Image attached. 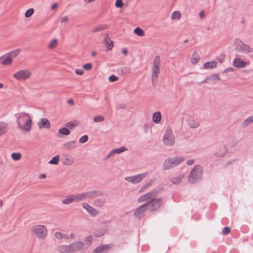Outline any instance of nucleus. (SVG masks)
Segmentation results:
<instances>
[{
	"label": "nucleus",
	"instance_id": "nucleus-62",
	"mask_svg": "<svg viewBox=\"0 0 253 253\" xmlns=\"http://www.w3.org/2000/svg\"><path fill=\"white\" fill-rule=\"evenodd\" d=\"M209 80V77L207 76L204 80H203V81H202L200 83H198V84H203L207 83H208V81Z\"/></svg>",
	"mask_w": 253,
	"mask_h": 253
},
{
	"label": "nucleus",
	"instance_id": "nucleus-49",
	"mask_svg": "<svg viewBox=\"0 0 253 253\" xmlns=\"http://www.w3.org/2000/svg\"><path fill=\"white\" fill-rule=\"evenodd\" d=\"M118 79H119V78L114 75H111L109 77V82H110L111 83L117 81L118 80Z\"/></svg>",
	"mask_w": 253,
	"mask_h": 253
},
{
	"label": "nucleus",
	"instance_id": "nucleus-48",
	"mask_svg": "<svg viewBox=\"0 0 253 253\" xmlns=\"http://www.w3.org/2000/svg\"><path fill=\"white\" fill-rule=\"evenodd\" d=\"M230 228L228 226H225L223 228L222 233L224 235H227L230 233Z\"/></svg>",
	"mask_w": 253,
	"mask_h": 253
},
{
	"label": "nucleus",
	"instance_id": "nucleus-44",
	"mask_svg": "<svg viewBox=\"0 0 253 253\" xmlns=\"http://www.w3.org/2000/svg\"><path fill=\"white\" fill-rule=\"evenodd\" d=\"M181 177H173L171 178V182L174 184H178L181 181Z\"/></svg>",
	"mask_w": 253,
	"mask_h": 253
},
{
	"label": "nucleus",
	"instance_id": "nucleus-38",
	"mask_svg": "<svg viewBox=\"0 0 253 253\" xmlns=\"http://www.w3.org/2000/svg\"><path fill=\"white\" fill-rule=\"evenodd\" d=\"M34 12V9L33 8H31L28 9L26 11L25 13V16L26 18H29L31 17Z\"/></svg>",
	"mask_w": 253,
	"mask_h": 253
},
{
	"label": "nucleus",
	"instance_id": "nucleus-57",
	"mask_svg": "<svg viewBox=\"0 0 253 253\" xmlns=\"http://www.w3.org/2000/svg\"><path fill=\"white\" fill-rule=\"evenodd\" d=\"M75 73L77 75H83L84 74V71L83 70L76 69L75 70Z\"/></svg>",
	"mask_w": 253,
	"mask_h": 253
},
{
	"label": "nucleus",
	"instance_id": "nucleus-64",
	"mask_svg": "<svg viewBox=\"0 0 253 253\" xmlns=\"http://www.w3.org/2000/svg\"><path fill=\"white\" fill-rule=\"evenodd\" d=\"M113 155H114V154L112 153V151H110L109 153V154L106 156V157H105V159L107 160V159H108L109 157H111Z\"/></svg>",
	"mask_w": 253,
	"mask_h": 253
},
{
	"label": "nucleus",
	"instance_id": "nucleus-45",
	"mask_svg": "<svg viewBox=\"0 0 253 253\" xmlns=\"http://www.w3.org/2000/svg\"><path fill=\"white\" fill-rule=\"evenodd\" d=\"M88 136L87 135H84L79 139V142L81 143H84L87 141Z\"/></svg>",
	"mask_w": 253,
	"mask_h": 253
},
{
	"label": "nucleus",
	"instance_id": "nucleus-6",
	"mask_svg": "<svg viewBox=\"0 0 253 253\" xmlns=\"http://www.w3.org/2000/svg\"><path fill=\"white\" fill-rule=\"evenodd\" d=\"M161 65V59L159 55L155 56L152 66V80L156 79L158 77V75L160 74V67Z\"/></svg>",
	"mask_w": 253,
	"mask_h": 253
},
{
	"label": "nucleus",
	"instance_id": "nucleus-37",
	"mask_svg": "<svg viewBox=\"0 0 253 253\" xmlns=\"http://www.w3.org/2000/svg\"><path fill=\"white\" fill-rule=\"evenodd\" d=\"M11 157L14 161H18L21 158V154L20 153H12Z\"/></svg>",
	"mask_w": 253,
	"mask_h": 253
},
{
	"label": "nucleus",
	"instance_id": "nucleus-46",
	"mask_svg": "<svg viewBox=\"0 0 253 253\" xmlns=\"http://www.w3.org/2000/svg\"><path fill=\"white\" fill-rule=\"evenodd\" d=\"M115 6L118 8H122L124 6L123 0H116L115 2Z\"/></svg>",
	"mask_w": 253,
	"mask_h": 253
},
{
	"label": "nucleus",
	"instance_id": "nucleus-19",
	"mask_svg": "<svg viewBox=\"0 0 253 253\" xmlns=\"http://www.w3.org/2000/svg\"><path fill=\"white\" fill-rule=\"evenodd\" d=\"M233 65L234 66L236 67L239 68H243L246 66V65H247V63L242 60L240 58H236L233 60Z\"/></svg>",
	"mask_w": 253,
	"mask_h": 253
},
{
	"label": "nucleus",
	"instance_id": "nucleus-61",
	"mask_svg": "<svg viewBox=\"0 0 253 253\" xmlns=\"http://www.w3.org/2000/svg\"><path fill=\"white\" fill-rule=\"evenodd\" d=\"M124 69H125L126 70V69L125 68V67H124V68L121 67L120 68H119L118 69V72L119 73H121L123 75L125 73V72H124Z\"/></svg>",
	"mask_w": 253,
	"mask_h": 253
},
{
	"label": "nucleus",
	"instance_id": "nucleus-28",
	"mask_svg": "<svg viewBox=\"0 0 253 253\" xmlns=\"http://www.w3.org/2000/svg\"><path fill=\"white\" fill-rule=\"evenodd\" d=\"M71 246L69 245H62L59 247V251L62 253H71Z\"/></svg>",
	"mask_w": 253,
	"mask_h": 253
},
{
	"label": "nucleus",
	"instance_id": "nucleus-2",
	"mask_svg": "<svg viewBox=\"0 0 253 253\" xmlns=\"http://www.w3.org/2000/svg\"><path fill=\"white\" fill-rule=\"evenodd\" d=\"M15 116L17 118L16 123L18 124V127L25 131H29L31 129V125L32 123L31 118H29L27 120H26L23 126H22V124H21V119L24 118L26 117H29V114L28 113L21 112L17 113L15 115Z\"/></svg>",
	"mask_w": 253,
	"mask_h": 253
},
{
	"label": "nucleus",
	"instance_id": "nucleus-52",
	"mask_svg": "<svg viewBox=\"0 0 253 253\" xmlns=\"http://www.w3.org/2000/svg\"><path fill=\"white\" fill-rule=\"evenodd\" d=\"M104 232L102 231H96L94 233V235L96 237H99L103 236Z\"/></svg>",
	"mask_w": 253,
	"mask_h": 253
},
{
	"label": "nucleus",
	"instance_id": "nucleus-4",
	"mask_svg": "<svg viewBox=\"0 0 253 253\" xmlns=\"http://www.w3.org/2000/svg\"><path fill=\"white\" fill-rule=\"evenodd\" d=\"M235 50L238 52H242L244 53H250L253 52V48L249 45L245 44L241 39L237 38L235 41Z\"/></svg>",
	"mask_w": 253,
	"mask_h": 253
},
{
	"label": "nucleus",
	"instance_id": "nucleus-14",
	"mask_svg": "<svg viewBox=\"0 0 253 253\" xmlns=\"http://www.w3.org/2000/svg\"><path fill=\"white\" fill-rule=\"evenodd\" d=\"M114 246L113 243L100 245L93 250L92 253H107Z\"/></svg>",
	"mask_w": 253,
	"mask_h": 253
},
{
	"label": "nucleus",
	"instance_id": "nucleus-15",
	"mask_svg": "<svg viewBox=\"0 0 253 253\" xmlns=\"http://www.w3.org/2000/svg\"><path fill=\"white\" fill-rule=\"evenodd\" d=\"M81 201V196L80 194L69 195L66 198L62 200L64 204H69L73 202Z\"/></svg>",
	"mask_w": 253,
	"mask_h": 253
},
{
	"label": "nucleus",
	"instance_id": "nucleus-56",
	"mask_svg": "<svg viewBox=\"0 0 253 253\" xmlns=\"http://www.w3.org/2000/svg\"><path fill=\"white\" fill-rule=\"evenodd\" d=\"M156 179L155 178H153L152 179H150L147 184V185L149 187H150L151 186H152L154 182L156 181Z\"/></svg>",
	"mask_w": 253,
	"mask_h": 253
},
{
	"label": "nucleus",
	"instance_id": "nucleus-58",
	"mask_svg": "<svg viewBox=\"0 0 253 253\" xmlns=\"http://www.w3.org/2000/svg\"><path fill=\"white\" fill-rule=\"evenodd\" d=\"M234 71V69L232 68V67H230V68H226L223 72L224 73H227V72H233Z\"/></svg>",
	"mask_w": 253,
	"mask_h": 253
},
{
	"label": "nucleus",
	"instance_id": "nucleus-30",
	"mask_svg": "<svg viewBox=\"0 0 253 253\" xmlns=\"http://www.w3.org/2000/svg\"><path fill=\"white\" fill-rule=\"evenodd\" d=\"M187 121L188 126L191 128H195L198 127L200 125V124L198 122L195 121L192 119H189Z\"/></svg>",
	"mask_w": 253,
	"mask_h": 253
},
{
	"label": "nucleus",
	"instance_id": "nucleus-17",
	"mask_svg": "<svg viewBox=\"0 0 253 253\" xmlns=\"http://www.w3.org/2000/svg\"><path fill=\"white\" fill-rule=\"evenodd\" d=\"M12 58L7 53L0 57V64L4 66L10 65L12 64Z\"/></svg>",
	"mask_w": 253,
	"mask_h": 253
},
{
	"label": "nucleus",
	"instance_id": "nucleus-47",
	"mask_svg": "<svg viewBox=\"0 0 253 253\" xmlns=\"http://www.w3.org/2000/svg\"><path fill=\"white\" fill-rule=\"evenodd\" d=\"M104 120V118L102 116H96L94 117L93 120L95 122H100Z\"/></svg>",
	"mask_w": 253,
	"mask_h": 253
},
{
	"label": "nucleus",
	"instance_id": "nucleus-3",
	"mask_svg": "<svg viewBox=\"0 0 253 253\" xmlns=\"http://www.w3.org/2000/svg\"><path fill=\"white\" fill-rule=\"evenodd\" d=\"M184 161V158L183 157H169L166 159L163 165V169L167 170L170 168L177 166Z\"/></svg>",
	"mask_w": 253,
	"mask_h": 253
},
{
	"label": "nucleus",
	"instance_id": "nucleus-41",
	"mask_svg": "<svg viewBox=\"0 0 253 253\" xmlns=\"http://www.w3.org/2000/svg\"><path fill=\"white\" fill-rule=\"evenodd\" d=\"M92 240L93 237L91 235H89L85 238L84 241L86 242L85 244L87 245V247L91 244Z\"/></svg>",
	"mask_w": 253,
	"mask_h": 253
},
{
	"label": "nucleus",
	"instance_id": "nucleus-8",
	"mask_svg": "<svg viewBox=\"0 0 253 253\" xmlns=\"http://www.w3.org/2000/svg\"><path fill=\"white\" fill-rule=\"evenodd\" d=\"M162 189H159L157 190H153L150 192H148L145 194H144L141 196L138 199V202L139 203L143 202L147 200H151V199H154L155 197L157 196L158 194L160 193Z\"/></svg>",
	"mask_w": 253,
	"mask_h": 253
},
{
	"label": "nucleus",
	"instance_id": "nucleus-10",
	"mask_svg": "<svg viewBox=\"0 0 253 253\" xmlns=\"http://www.w3.org/2000/svg\"><path fill=\"white\" fill-rule=\"evenodd\" d=\"M163 141L167 145L172 146L174 143V138L173 137V133L170 128L167 129L164 136Z\"/></svg>",
	"mask_w": 253,
	"mask_h": 253
},
{
	"label": "nucleus",
	"instance_id": "nucleus-55",
	"mask_svg": "<svg viewBox=\"0 0 253 253\" xmlns=\"http://www.w3.org/2000/svg\"><path fill=\"white\" fill-rule=\"evenodd\" d=\"M156 179L155 178H153L152 179H150L147 184V185L149 187H150L151 186H152L154 182L156 181Z\"/></svg>",
	"mask_w": 253,
	"mask_h": 253
},
{
	"label": "nucleus",
	"instance_id": "nucleus-36",
	"mask_svg": "<svg viewBox=\"0 0 253 253\" xmlns=\"http://www.w3.org/2000/svg\"><path fill=\"white\" fill-rule=\"evenodd\" d=\"M253 122L252 116L246 119L242 124L243 126H247Z\"/></svg>",
	"mask_w": 253,
	"mask_h": 253
},
{
	"label": "nucleus",
	"instance_id": "nucleus-31",
	"mask_svg": "<svg viewBox=\"0 0 253 253\" xmlns=\"http://www.w3.org/2000/svg\"><path fill=\"white\" fill-rule=\"evenodd\" d=\"M108 28V26L106 24L99 25L98 26L93 28L91 30V32L93 33L102 31Z\"/></svg>",
	"mask_w": 253,
	"mask_h": 253
},
{
	"label": "nucleus",
	"instance_id": "nucleus-1",
	"mask_svg": "<svg viewBox=\"0 0 253 253\" xmlns=\"http://www.w3.org/2000/svg\"><path fill=\"white\" fill-rule=\"evenodd\" d=\"M203 168L200 165H196L191 169L188 177V181L190 184H195L202 178Z\"/></svg>",
	"mask_w": 253,
	"mask_h": 253
},
{
	"label": "nucleus",
	"instance_id": "nucleus-9",
	"mask_svg": "<svg viewBox=\"0 0 253 253\" xmlns=\"http://www.w3.org/2000/svg\"><path fill=\"white\" fill-rule=\"evenodd\" d=\"M81 196V200L84 199H91L97 197L102 196L104 192L101 191H90L80 194Z\"/></svg>",
	"mask_w": 253,
	"mask_h": 253
},
{
	"label": "nucleus",
	"instance_id": "nucleus-16",
	"mask_svg": "<svg viewBox=\"0 0 253 253\" xmlns=\"http://www.w3.org/2000/svg\"><path fill=\"white\" fill-rule=\"evenodd\" d=\"M70 246L72 248L70 249L71 253H75L82 250L84 249V244L83 242L77 241L71 244Z\"/></svg>",
	"mask_w": 253,
	"mask_h": 253
},
{
	"label": "nucleus",
	"instance_id": "nucleus-26",
	"mask_svg": "<svg viewBox=\"0 0 253 253\" xmlns=\"http://www.w3.org/2000/svg\"><path fill=\"white\" fill-rule=\"evenodd\" d=\"M162 119V115L159 111L156 112L153 114L152 121L156 124L159 123Z\"/></svg>",
	"mask_w": 253,
	"mask_h": 253
},
{
	"label": "nucleus",
	"instance_id": "nucleus-51",
	"mask_svg": "<svg viewBox=\"0 0 253 253\" xmlns=\"http://www.w3.org/2000/svg\"><path fill=\"white\" fill-rule=\"evenodd\" d=\"M65 126L66 127H68L70 129H72L75 126H76V124L71 122H69L66 123Z\"/></svg>",
	"mask_w": 253,
	"mask_h": 253
},
{
	"label": "nucleus",
	"instance_id": "nucleus-40",
	"mask_svg": "<svg viewBox=\"0 0 253 253\" xmlns=\"http://www.w3.org/2000/svg\"><path fill=\"white\" fill-rule=\"evenodd\" d=\"M181 17V13L179 11H175L172 12L171 14V19H174L175 18L179 19Z\"/></svg>",
	"mask_w": 253,
	"mask_h": 253
},
{
	"label": "nucleus",
	"instance_id": "nucleus-29",
	"mask_svg": "<svg viewBox=\"0 0 253 253\" xmlns=\"http://www.w3.org/2000/svg\"><path fill=\"white\" fill-rule=\"evenodd\" d=\"M200 60V56L196 51L193 52L192 57L191 58V62L193 64H197Z\"/></svg>",
	"mask_w": 253,
	"mask_h": 253
},
{
	"label": "nucleus",
	"instance_id": "nucleus-59",
	"mask_svg": "<svg viewBox=\"0 0 253 253\" xmlns=\"http://www.w3.org/2000/svg\"><path fill=\"white\" fill-rule=\"evenodd\" d=\"M60 20L61 23L65 22L68 20V17L66 16H64L62 17Z\"/></svg>",
	"mask_w": 253,
	"mask_h": 253
},
{
	"label": "nucleus",
	"instance_id": "nucleus-5",
	"mask_svg": "<svg viewBox=\"0 0 253 253\" xmlns=\"http://www.w3.org/2000/svg\"><path fill=\"white\" fill-rule=\"evenodd\" d=\"M163 198L155 197L145 203L149 211H155L159 210L161 206L163 205Z\"/></svg>",
	"mask_w": 253,
	"mask_h": 253
},
{
	"label": "nucleus",
	"instance_id": "nucleus-39",
	"mask_svg": "<svg viewBox=\"0 0 253 253\" xmlns=\"http://www.w3.org/2000/svg\"><path fill=\"white\" fill-rule=\"evenodd\" d=\"M57 43H58L57 40L56 39H54L50 42L48 47L50 49H52V48H54L57 45Z\"/></svg>",
	"mask_w": 253,
	"mask_h": 253
},
{
	"label": "nucleus",
	"instance_id": "nucleus-63",
	"mask_svg": "<svg viewBox=\"0 0 253 253\" xmlns=\"http://www.w3.org/2000/svg\"><path fill=\"white\" fill-rule=\"evenodd\" d=\"M194 160L193 159L188 160L186 162V164L188 165H192L194 164Z\"/></svg>",
	"mask_w": 253,
	"mask_h": 253
},
{
	"label": "nucleus",
	"instance_id": "nucleus-20",
	"mask_svg": "<svg viewBox=\"0 0 253 253\" xmlns=\"http://www.w3.org/2000/svg\"><path fill=\"white\" fill-rule=\"evenodd\" d=\"M38 125L40 129L43 128L49 129L51 126L50 122L46 118L42 119L41 121L38 123Z\"/></svg>",
	"mask_w": 253,
	"mask_h": 253
},
{
	"label": "nucleus",
	"instance_id": "nucleus-23",
	"mask_svg": "<svg viewBox=\"0 0 253 253\" xmlns=\"http://www.w3.org/2000/svg\"><path fill=\"white\" fill-rule=\"evenodd\" d=\"M8 125L3 122H0V136L6 133L8 130Z\"/></svg>",
	"mask_w": 253,
	"mask_h": 253
},
{
	"label": "nucleus",
	"instance_id": "nucleus-27",
	"mask_svg": "<svg viewBox=\"0 0 253 253\" xmlns=\"http://www.w3.org/2000/svg\"><path fill=\"white\" fill-rule=\"evenodd\" d=\"M217 63L214 61H211V62H207L204 64V68L206 69H213L216 68L217 66Z\"/></svg>",
	"mask_w": 253,
	"mask_h": 253
},
{
	"label": "nucleus",
	"instance_id": "nucleus-11",
	"mask_svg": "<svg viewBox=\"0 0 253 253\" xmlns=\"http://www.w3.org/2000/svg\"><path fill=\"white\" fill-rule=\"evenodd\" d=\"M31 73L28 70H22L19 71L13 75V77L19 81L26 80L29 79Z\"/></svg>",
	"mask_w": 253,
	"mask_h": 253
},
{
	"label": "nucleus",
	"instance_id": "nucleus-42",
	"mask_svg": "<svg viewBox=\"0 0 253 253\" xmlns=\"http://www.w3.org/2000/svg\"><path fill=\"white\" fill-rule=\"evenodd\" d=\"M228 150V149L226 145H224V146H223V150H224V152H223L222 154H219V153H215V154H214V155H215V156H216V157H222V156H224L225 154H226L227 153Z\"/></svg>",
	"mask_w": 253,
	"mask_h": 253
},
{
	"label": "nucleus",
	"instance_id": "nucleus-25",
	"mask_svg": "<svg viewBox=\"0 0 253 253\" xmlns=\"http://www.w3.org/2000/svg\"><path fill=\"white\" fill-rule=\"evenodd\" d=\"M61 162L64 165H71L73 163L74 160L72 158H69L67 155H63L61 157Z\"/></svg>",
	"mask_w": 253,
	"mask_h": 253
},
{
	"label": "nucleus",
	"instance_id": "nucleus-60",
	"mask_svg": "<svg viewBox=\"0 0 253 253\" xmlns=\"http://www.w3.org/2000/svg\"><path fill=\"white\" fill-rule=\"evenodd\" d=\"M126 107V105L125 104L121 103L119 104L117 106V109H119L120 108L121 109H125Z\"/></svg>",
	"mask_w": 253,
	"mask_h": 253
},
{
	"label": "nucleus",
	"instance_id": "nucleus-34",
	"mask_svg": "<svg viewBox=\"0 0 253 253\" xmlns=\"http://www.w3.org/2000/svg\"><path fill=\"white\" fill-rule=\"evenodd\" d=\"M133 33L135 34L138 35V36H140V37L144 35V31L139 27H136L134 29Z\"/></svg>",
	"mask_w": 253,
	"mask_h": 253
},
{
	"label": "nucleus",
	"instance_id": "nucleus-13",
	"mask_svg": "<svg viewBox=\"0 0 253 253\" xmlns=\"http://www.w3.org/2000/svg\"><path fill=\"white\" fill-rule=\"evenodd\" d=\"M147 174V172H145L132 176L126 177L125 179L129 182L135 184L142 181L145 178Z\"/></svg>",
	"mask_w": 253,
	"mask_h": 253
},
{
	"label": "nucleus",
	"instance_id": "nucleus-33",
	"mask_svg": "<svg viewBox=\"0 0 253 253\" xmlns=\"http://www.w3.org/2000/svg\"><path fill=\"white\" fill-rule=\"evenodd\" d=\"M60 161V156L56 155L49 161L48 163L50 164L57 165Z\"/></svg>",
	"mask_w": 253,
	"mask_h": 253
},
{
	"label": "nucleus",
	"instance_id": "nucleus-18",
	"mask_svg": "<svg viewBox=\"0 0 253 253\" xmlns=\"http://www.w3.org/2000/svg\"><path fill=\"white\" fill-rule=\"evenodd\" d=\"M83 207L87 211L89 214L92 216H96L98 213V211L95 209L87 203L83 204Z\"/></svg>",
	"mask_w": 253,
	"mask_h": 253
},
{
	"label": "nucleus",
	"instance_id": "nucleus-50",
	"mask_svg": "<svg viewBox=\"0 0 253 253\" xmlns=\"http://www.w3.org/2000/svg\"><path fill=\"white\" fill-rule=\"evenodd\" d=\"M92 65L90 63H86L83 65V68L85 70L89 71L91 69Z\"/></svg>",
	"mask_w": 253,
	"mask_h": 253
},
{
	"label": "nucleus",
	"instance_id": "nucleus-32",
	"mask_svg": "<svg viewBox=\"0 0 253 253\" xmlns=\"http://www.w3.org/2000/svg\"><path fill=\"white\" fill-rule=\"evenodd\" d=\"M127 150V149L125 147H121L119 148L114 149L112 150V153L114 154H120L125 151Z\"/></svg>",
	"mask_w": 253,
	"mask_h": 253
},
{
	"label": "nucleus",
	"instance_id": "nucleus-7",
	"mask_svg": "<svg viewBox=\"0 0 253 253\" xmlns=\"http://www.w3.org/2000/svg\"><path fill=\"white\" fill-rule=\"evenodd\" d=\"M32 231L34 232L37 237L40 239L45 238L47 233L46 227L42 225L34 226L32 228Z\"/></svg>",
	"mask_w": 253,
	"mask_h": 253
},
{
	"label": "nucleus",
	"instance_id": "nucleus-24",
	"mask_svg": "<svg viewBox=\"0 0 253 253\" xmlns=\"http://www.w3.org/2000/svg\"><path fill=\"white\" fill-rule=\"evenodd\" d=\"M76 141L73 140L71 141L68 142L66 143H64L63 145V147L67 150H70L74 149L76 147L77 145L76 144Z\"/></svg>",
	"mask_w": 253,
	"mask_h": 253
},
{
	"label": "nucleus",
	"instance_id": "nucleus-12",
	"mask_svg": "<svg viewBox=\"0 0 253 253\" xmlns=\"http://www.w3.org/2000/svg\"><path fill=\"white\" fill-rule=\"evenodd\" d=\"M147 209L148 207L146 203H144L136 209L134 212V216L138 219H142L144 217Z\"/></svg>",
	"mask_w": 253,
	"mask_h": 253
},
{
	"label": "nucleus",
	"instance_id": "nucleus-22",
	"mask_svg": "<svg viewBox=\"0 0 253 253\" xmlns=\"http://www.w3.org/2000/svg\"><path fill=\"white\" fill-rule=\"evenodd\" d=\"M70 133V131L66 127H62L58 130V133L57 134L58 137L60 138L63 135H68Z\"/></svg>",
	"mask_w": 253,
	"mask_h": 253
},
{
	"label": "nucleus",
	"instance_id": "nucleus-43",
	"mask_svg": "<svg viewBox=\"0 0 253 253\" xmlns=\"http://www.w3.org/2000/svg\"><path fill=\"white\" fill-rule=\"evenodd\" d=\"M209 80H220V78L219 76V75L218 74H214L212 75L211 76H208Z\"/></svg>",
	"mask_w": 253,
	"mask_h": 253
},
{
	"label": "nucleus",
	"instance_id": "nucleus-35",
	"mask_svg": "<svg viewBox=\"0 0 253 253\" xmlns=\"http://www.w3.org/2000/svg\"><path fill=\"white\" fill-rule=\"evenodd\" d=\"M20 49H17L7 53V54H9V56L11 57L13 59V58L16 57L20 53Z\"/></svg>",
	"mask_w": 253,
	"mask_h": 253
},
{
	"label": "nucleus",
	"instance_id": "nucleus-53",
	"mask_svg": "<svg viewBox=\"0 0 253 253\" xmlns=\"http://www.w3.org/2000/svg\"><path fill=\"white\" fill-rule=\"evenodd\" d=\"M64 236V235L61 233V232H56L55 233V236L56 238L58 239H61L63 238V236Z\"/></svg>",
	"mask_w": 253,
	"mask_h": 253
},
{
	"label": "nucleus",
	"instance_id": "nucleus-54",
	"mask_svg": "<svg viewBox=\"0 0 253 253\" xmlns=\"http://www.w3.org/2000/svg\"><path fill=\"white\" fill-rule=\"evenodd\" d=\"M148 188H149L148 186L147 185V184H146L141 187V188L139 190V192L140 193H142V192H144Z\"/></svg>",
	"mask_w": 253,
	"mask_h": 253
},
{
	"label": "nucleus",
	"instance_id": "nucleus-21",
	"mask_svg": "<svg viewBox=\"0 0 253 253\" xmlns=\"http://www.w3.org/2000/svg\"><path fill=\"white\" fill-rule=\"evenodd\" d=\"M104 43L106 47L109 50H111L113 47V42L110 39L108 34H105Z\"/></svg>",
	"mask_w": 253,
	"mask_h": 253
}]
</instances>
